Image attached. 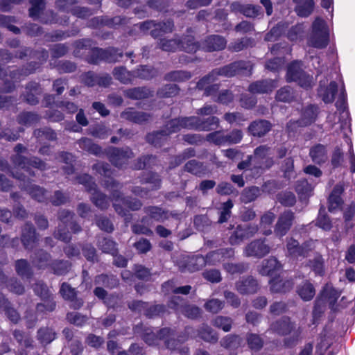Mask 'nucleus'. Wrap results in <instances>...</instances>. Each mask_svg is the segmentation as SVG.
<instances>
[{
  "instance_id": "1",
  "label": "nucleus",
  "mask_w": 355,
  "mask_h": 355,
  "mask_svg": "<svg viewBox=\"0 0 355 355\" xmlns=\"http://www.w3.org/2000/svg\"><path fill=\"white\" fill-rule=\"evenodd\" d=\"M218 126L219 119L216 116H210L206 119H201L198 116L177 118L168 121L164 130L148 134L146 140L155 147H161L171 134L183 128L207 132Z\"/></svg>"
},
{
  "instance_id": "2",
  "label": "nucleus",
  "mask_w": 355,
  "mask_h": 355,
  "mask_svg": "<svg viewBox=\"0 0 355 355\" xmlns=\"http://www.w3.org/2000/svg\"><path fill=\"white\" fill-rule=\"evenodd\" d=\"M93 169L98 173L108 178V180L104 181L103 185L111 192L113 207L118 214L127 216L129 210L137 211L141 209L142 203L139 200L124 198L118 190L121 188L120 184L110 177L112 172L108 164L98 162L93 166Z\"/></svg>"
},
{
  "instance_id": "3",
  "label": "nucleus",
  "mask_w": 355,
  "mask_h": 355,
  "mask_svg": "<svg viewBox=\"0 0 355 355\" xmlns=\"http://www.w3.org/2000/svg\"><path fill=\"white\" fill-rule=\"evenodd\" d=\"M341 295V291L336 290L331 284H327L320 293V297L315 300L313 313L314 316L322 311V306L324 303L329 304V309L334 312L338 311L340 309L346 306L345 297H343L340 304L336 302Z\"/></svg>"
},
{
  "instance_id": "4",
  "label": "nucleus",
  "mask_w": 355,
  "mask_h": 355,
  "mask_svg": "<svg viewBox=\"0 0 355 355\" xmlns=\"http://www.w3.org/2000/svg\"><path fill=\"white\" fill-rule=\"evenodd\" d=\"M26 151V147L22 144H19L15 147V152L17 153L15 155L12 157V162L14 165V168L17 171L15 173L18 172L17 171L22 170L29 176H33L34 173L31 171V167H33L41 171L46 169V164L40 160L37 157H32L27 159L23 157L20 153ZM14 172V171H12Z\"/></svg>"
},
{
  "instance_id": "5",
  "label": "nucleus",
  "mask_w": 355,
  "mask_h": 355,
  "mask_svg": "<svg viewBox=\"0 0 355 355\" xmlns=\"http://www.w3.org/2000/svg\"><path fill=\"white\" fill-rule=\"evenodd\" d=\"M74 214L68 210H61L59 212L60 223L58 225V230L54 233V236L65 243L70 241L71 237L69 229L73 233L81 231V227L73 220Z\"/></svg>"
},
{
  "instance_id": "6",
  "label": "nucleus",
  "mask_w": 355,
  "mask_h": 355,
  "mask_svg": "<svg viewBox=\"0 0 355 355\" xmlns=\"http://www.w3.org/2000/svg\"><path fill=\"white\" fill-rule=\"evenodd\" d=\"M78 182L84 185L86 190L91 193V200L98 208L103 210L110 206V200L107 197L97 189L93 178L88 174H83L77 177Z\"/></svg>"
},
{
  "instance_id": "7",
  "label": "nucleus",
  "mask_w": 355,
  "mask_h": 355,
  "mask_svg": "<svg viewBox=\"0 0 355 355\" xmlns=\"http://www.w3.org/2000/svg\"><path fill=\"white\" fill-rule=\"evenodd\" d=\"M272 155V149L267 145H261L256 148L252 156L253 168L250 169L255 170V174L258 175L270 168L274 164Z\"/></svg>"
},
{
  "instance_id": "8",
  "label": "nucleus",
  "mask_w": 355,
  "mask_h": 355,
  "mask_svg": "<svg viewBox=\"0 0 355 355\" xmlns=\"http://www.w3.org/2000/svg\"><path fill=\"white\" fill-rule=\"evenodd\" d=\"M286 80L288 82H296L300 87L306 89L313 85V76L303 71L302 62L300 61H293L288 66Z\"/></svg>"
},
{
  "instance_id": "9",
  "label": "nucleus",
  "mask_w": 355,
  "mask_h": 355,
  "mask_svg": "<svg viewBox=\"0 0 355 355\" xmlns=\"http://www.w3.org/2000/svg\"><path fill=\"white\" fill-rule=\"evenodd\" d=\"M159 47L165 51H175L182 49L187 53H195L199 49L198 43L194 41L191 35H187L181 41L175 39H162L159 42Z\"/></svg>"
},
{
  "instance_id": "10",
  "label": "nucleus",
  "mask_w": 355,
  "mask_h": 355,
  "mask_svg": "<svg viewBox=\"0 0 355 355\" xmlns=\"http://www.w3.org/2000/svg\"><path fill=\"white\" fill-rule=\"evenodd\" d=\"M309 44L317 49H324L329 43V32L325 21L321 18H316L312 25V34L309 40Z\"/></svg>"
},
{
  "instance_id": "11",
  "label": "nucleus",
  "mask_w": 355,
  "mask_h": 355,
  "mask_svg": "<svg viewBox=\"0 0 355 355\" xmlns=\"http://www.w3.org/2000/svg\"><path fill=\"white\" fill-rule=\"evenodd\" d=\"M87 60L90 64H96L101 61L107 62H115L119 60L123 56L121 52L114 48H109L103 49L100 48H94L88 52Z\"/></svg>"
},
{
  "instance_id": "12",
  "label": "nucleus",
  "mask_w": 355,
  "mask_h": 355,
  "mask_svg": "<svg viewBox=\"0 0 355 355\" xmlns=\"http://www.w3.org/2000/svg\"><path fill=\"white\" fill-rule=\"evenodd\" d=\"M315 243L316 241L310 239L300 245L297 240L293 238L288 239L286 241L287 256L293 259L306 257L309 252L315 248Z\"/></svg>"
},
{
  "instance_id": "13",
  "label": "nucleus",
  "mask_w": 355,
  "mask_h": 355,
  "mask_svg": "<svg viewBox=\"0 0 355 355\" xmlns=\"http://www.w3.org/2000/svg\"><path fill=\"white\" fill-rule=\"evenodd\" d=\"M12 175L20 181L19 187L26 191L31 196L38 202H45L47 200L46 191L40 186L33 185L29 180H25L24 173L11 171Z\"/></svg>"
},
{
  "instance_id": "14",
  "label": "nucleus",
  "mask_w": 355,
  "mask_h": 355,
  "mask_svg": "<svg viewBox=\"0 0 355 355\" xmlns=\"http://www.w3.org/2000/svg\"><path fill=\"white\" fill-rule=\"evenodd\" d=\"M105 154L110 162L118 168L127 164L129 159L134 157L133 152L128 147L122 148L110 147L106 150Z\"/></svg>"
},
{
  "instance_id": "15",
  "label": "nucleus",
  "mask_w": 355,
  "mask_h": 355,
  "mask_svg": "<svg viewBox=\"0 0 355 355\" xmlns=\"http://www.w3.org/2000/svg\"><path fill=\"white\" fill-rule=\"evenodd\" d=\"M318 108L317 106L310 105L302 111L300 119L295 121H289L287 124V130L289 133L294 132L297 127H305L313 123L318 116Z\"/></svg>"
},
{
  "instance_id": "16",
  "label": "nucleus",
  "mask_w": 355,
  "mask_h": 355,
  "mask_svg": "<svg viewBox=\"0 0 355 355\" xmlns=\"http://www.w3.org/2000/svg\"><path fill=\"white\" fill-rule=\"evenodd\" d=\"M168 305L169 308L182 313L188 318L196 319L201 314V310L198 306L184 304V299L179 296L173 297Z\"/></svg>"
},
{
  "instance_id": "17",
  "label": "nucleus",
  "mask_w": 355,
  "mask_h": 355,
  "mask_svg": "<svg viewBox=\"0 0 355 355\" xmlns=\"http://www.w3.org/2000/svg\"><path fill=\"white\" fill-rule=\"evenodd\" d=\"M33 291L35 293L39 295L44 301V303L38 304L36 309L39 313L45 311H52L55 308V302L51 298L50 292L47 286L42 282H37L33 286Z\"/></svg>"
},
{
  "instance_id": "18",
  "label": "nucleus",
  "mask_w": 355,
  "mask_h": 355,
  "mask_svg": "<svg viewBox=\"0 0 355 355\" xmlns=\"http://www.w3.org/2000/svg\"><path fill=\"white\" fill-rule=\"evenodd\" d=\"M33 291L35 293L39 295L44 301V303L38 304L36 309L39 313L45 311H52L55 308V302L51 298L50 292L47 286L42 282H37L33 286Z\"/></svg>"
},
{
  "instance_id": "19",
  "label": "nucleus",
  "mask_w": 355,
  "mask_h": 355,
  "mask_svg": "<svg viewBox=\"0 0 355 355\" xmlns=\"http://www.w3.org/2000/svg\"><path fill=\"white\" fill-rule=\"evenodd\" d=\"M252 65L249 62L237 61L219 69H215L218 76L232 77L237 74H251Z\"/></svg>"
},
{
  "instance_id": "20",
  "label": "nucleus",
  "mask_w": 355,
  "mask_h": 355,
  "mask_svg": "<svg viewBox=\"0 0 355 355\" xmlns=\"http://www.w3.org/2000/svg\"><path fill=\"white\" fill-rule=\"evenodd\" d=\"M173 26V21L171 20L162 23H155L154 21H146L139 24V28L144 32L150 31V35L153 37H158L165 33H171Z\"/></svg>"
},
{
  "instance_id": "21",
  "label": "nucleus",
  "mask_w": 355,
  "mask_h": 355,
  "mask_svg": "<svg viewBox=\"0 0 355 355\" xmlns=\"http://www.w3.org/2000/svg\"><path fill=\"white\" fill-rule=\"evenodd\" d=\"M259 230L256 225H239L229 239L231 245H239L243 241L254 236Z\"/></svg>"
},
{
  "instance_id": "22",
  "label": "nucleus",
  "mask_w": 355,
  "mask_h": 355,
  "mask_svg": "<svg viewBox=\"0 0 355 355\" xmlns=\"http://www.w3.org/2000/svg\"><path fill=\"white\" fill-rule=\"evenodd\" d=\"M295 214L291 210H286L282 213L275 226V234L280 238L285 236L293 225Z\"/></svg>"
},
{
  "instance_id": "23",
  "label": "nucleus",
  "mask_w": 355,
  "mask_h": 355,
  "mask_svg": "<svg viewBox=\"0 0 355 355\" xmlns=\"http://www.w3.org/2000/svg\"><path fill=\"white\" fill-rule=\"evenodd\" d=\"M270 251V247L265 243V239H256L247 245L244 254L246 257L261 258L268 254Z\"/></svg>"
},
{
  "instance_id": "24",
  "label": "nucleus",
  "mask_w": 355,
  "mask_h": 355,
  "mask_svg": "<svg viewBox=\"0 0 355 355\" xmlns=\"http://www.w3.org/2000/svg\"><path fill=\"white\" fill-rule=\"evenodd\" d=\"M81 83L88 87H94L99 85L102 87H107L112 83V78L110 75L98 76L93 71H88L81 75Z\"/></svg>"
},
{
  "instance_id": "25",
  "label": "nucleus",
  "mask_w": 355,
  "mask_h": 355,
  "mask_svg": "<svg viewBox=\"0 0 355 355\" xmlns=\"http://www.w3.org/2000/svg\"><path fill=\"white\" fill-rule=\"evenodd\" d=\"M199 48L201 47L206 51H221L224 49L227 45L226 39L218 35H211L208 36L201 44Z\"/></svg>"
},
{
  "instance_id": "26",
  "label": "nucleus",
  "mask_w": 355,
  "mask_h": 355,
  "mask_svg": "<svg viewBox=\"0 0 355 355\" xmlns=\"http://www.w3.org/2000/svg\"><path fill=\"white\" fill-rule=\"evenodd\" d=\"M174 335V331L170 328H163L160 329L157 334L153 333L150 329H146V333L143 336V339L149 345L158 344V340H169L168 338Z\"/></svg>"
},
{
  "instance_id": "27",
  "label": "nucleus",
  "mask_w": 355,
  "mask_h": 355,
  "mask_svg": "<svg viewBox=\"0 0 355 355\" xmlns=\"http://www.w3.org/2000/svg\"><path fill=\"white\" fill-rule=\"evenodd\" d=\"M259 288L257 281L252 276L243 277L236 283V289L241 295L254 294Z\"/></svg>"
},
{
  "instance_id": "28",
  "label": "nucleus",
  "mask_w": 355,
  "mask_h": 355,
  "mask_svg": "<svg viewBox=\"0 0 355 355\" xmlns=\"http://www.w3.org/2000/svg\"><path fill=\"white\" fill-rule=\"evenodd\" d=\"M344 190L345 189L343 183H338L335 185L328 198L329 211L332 212L341 209L343 204L341 195L344 192Z\"/></svg>"
},
{
  "instance_id": "29",
  "label": "nucleus",
  "mask_w": 355,
  "mask_h": 355,
  "mask_svg": "<svg viewBox=\"0 0 355 355\" xmlns=\"http://www.w3.org/2000/svg\"><path fill=\"white\" fill-rule=\"evenodd\" d=\"M38 239L32 224L26 223L22 230L21 242L25 249L31 250L35 247Z\"/></svg>"
},
{
  "instance_id": "30",
  "label": "nucleus",
  "mask_w": 355,
  "mask_h": 355,
  "mask_svg": "<svg viewBox=\"0 0 355 355\" xmlns=\"http://www.w3.org/2000/svg\"><path fill=\"white\" fill-rule=\"evenodd\" d=\"M144 213L149 218L162 223L173 215L168 210L158 206H148L144 209Z\"/></svg>"
},
{
  "instance_id": "31",
  "label": "nucleus",
  "mask_w": 355,
  "mask_h": 355,
  "mask_svg": "<svg viewBox=\"0 0 355 355\" xmlns=\"http://www.w3.org/2000/svg\"><path fill=\"white\" fill-rule=\"evenodd\" d=\"M121 117L129 121L141 124L148 121L151 116L146 112L137 111L132 107H128L121 114Z\"/></svg>"
},
{
  "instance_id": "32",
  "label": "nucleus",
  "mask_w": 355,
  "mask_h": 355,
  "mask_svg": "<svg viewBox=\"0 0 355 355\" xmlns=\"http://www.w3.org/2000/svg\"><path fill=\"white\" fill-rule=\"evenodd\" d=\"M206 265L205 257L202 255H196L189 258L185 261V263L180 266L182 272L189 271L193 272L202 268Z\"/></svg>"
},
{
  "instance_id": "33",
  "label": "nucleus",
  "mask_w": 355,
  "mask_h": 355,
  "mask_svg": "<svg viewBox=\"0 0 355 355\" xmlns=\"http://www.w3.org/2000/svg\"><path fill=\"white\" fill-rule=\"evenodd\" d=\"M277 86L275 80H263L252 83L248 89L252 94H263L272 92Z\"/></svg>"
},
{
  "instance_id": "34",
  "label": "nucleus",
  "mask_w": 355,
  "mask_h": 355,
  "mask_svg": "<svg viewBox=\"0 0 355 355\" xmlns=\"http://www.w3.org/2000/svg\"><path fill=\"white\" fill-rule=\"evenodd\" d=\"M272 128L271 123L266 120L254 121L248 127L249 132L258 137H261L268 133Z\"/></svg>"
},
{
  "instance_id": "35",
  "label": "nucleus",
  "mask_w": 355,
  "mask_h": 355,
  "mask_svg": "<svg viewBox=\"0 0 355 355\" xmlns=\"http://www.w3.org/2000/svg\"><path fill=\"white\" fill-rule=\"evenodd\" d=\"M282 268V266L278 260L274 257H270L263 261L261 268L259 269V273L261 275L272 276L276 272L279 271Z\"/></svg>"
},
{
  "instance_id": "36",
  "label": "nucleus",
  "mask_w": 355,
  "mask_h": 355,
  "mask_svg": "<svg viewBox=\"0 0 355 355\" xmlns=\"http://www.w3.org/2000/svg\"><path fill=\"white\" fill-rule=\"evenodd\" d=\"M270 291L272 293H285L291 290L294 284L291 279L284 280L279 275L270 281Z\"/></svg>"
},
{
  "instance_id": "37",
  "label": "nucleus",
  "mask_w": 355,
  "mask_h": 355,
  "mask_svg": "<svg viewBox=\"0 0 355 355\" xmlns=\"http://www.w3.org/2000/svg\"><path fill=\"white\" fill-rule=\"evenodd\" d=\"M294 3L296 4L295 11L300 17H307L313 12L315 8L313 0H300Z\"/></svg>"
},
{
  "instance_id": "38",
  "label": "nucleus",
  "mask_w": 355,
  "mask_h": 355,
  "mask_svg": "<svg viewBox=\"0 0 355 355\" xmlns=\"http://www.w3.org/2000/svg\"><path fill=\"white\" fill-rule=\"evenodd\" d=\"M275 219V214L268 211L265 212L260 218V230L261 232L265 236H269L272 234V225Z\"/></svg>"
},
{
  "instance_id": "39",
  "label": "nucleus",
  "mask_w": 355,
  "mask_h": 355,
  "mask_svg": "<svg viewBox=\"0 0 355 355\" xmlns=\"http://www.w3.org/2000/svg\"><path fill=\"white\" fill-rule=\"evenodd\" d=\"M124 95L129 98L139 100L146 98L153 95V91L146 87H135L124 91Z\"/></svg>"
},
{
  "instance_id": "40",
  "label": "nucleus",
  "mask_w": 355,
  "mask_h": 355,
  "mask_svg": "<svg viewBox=\"0 0 355 355\" xmlns=\"http://www.w3.org/2000/svg\"><path fill=\"white\" fill-rule=\"evenodd\" d=\"M51 254L44 250H40L35 253V257L32 259V262L35 267L39 269H44L48 267L51 268L52 261H51Z\"/></svg>"
},
{
  "instance_id": "41",
  "label": "nucleus",
  "mask_w": 355,
  "mask_h": 355,
  "mask_svg": "<svg viewBox=\"0 0 355 355\" xmlns=\"http://www.w3.org/2000/svg\"><path fill=\"white\" fill-rule=\"evenodd\" d=\"M113 76L123 84H129L135 78V71H129L123 67H115L113 70Z\"/></svg>"
},
{
  "instance_id": "42",
  "label": "nucleus",
  "mask_w": 355,
  "mask_h": 355,
  "mask_svg": "<svg viewBox=\"0 0 355 355\" xmlns=\"http://www.w3.org/2000/svg\"><path fill=\"white\" fill-rule=\"evenodd\" d=\"M0 309L5 311L6 315L12 322L17 323L19 321V313L11 306L10 302L1 293H0Z\"/></svg>"
},
{
  "instance_id": "43",
  "label": "nucleus",
  "mask_w": 355,
  "mask_h": 355,
  "mask_svg": "<svg viewBox=\"0 0 355 355\" xmlns=\"http://www.w3.org/2000/svg\"><path fill=\"white\" fill-rule=\"evenodd\" d=\"M297 293L304 301H310L315 296V290L309 281H305L297 287Z\"/></svg>"
},
{
  "instance_id": "44",
  "label": "nucleus",
  "mask_w": 355,
  "mask_h": 355,
  "mask_svg": "<svg viewBox=\"0 0 355 355\" xmlns=\"http://www.w3.org/2000/svg\"><path fill=\"white\" fill-rule=\"evenodd\" d=\"M310 156L312 160L318 164L325 162L327 160V153L326 147L321 144L313 146L310 150Z\"/></svg>"
},
{
  "instance_id": "45",
  "label": "nucleus",
  "mask_w": 355,
  "mask_h": 355,
  "mask_svg": "<svg viewBox=\"0 0 355 355\" xmlns=\"http://www.w3.org/2000/svg\"><path fill=\"white\" fill-rule=\"evenodd\" d=\"M15 267L16 272L21 277L30 279L32 277L33 270L27 260L23 259L17 260Z\"/></svg>"
},
{
  "instance_id": "46",
  "label": "nucleus",
  "mask_w": 355,
  "mask_h": 355,
  "mask_svg": "<svg viewBox=\"0 0 355 355\" xmlns=\"http://www.w3.org/2000/svg\"><path fill=\"white\" fill-rule=\"evenodd\" d=\"M48 57H49L48 52L45 50L42 51L40 53V56H39L40 62H35L34 66L32 68H31L29 69H26L23 73H19L18 71H10V76H9L11 80H13V79L16 80L17 78H19L20 75L27 76V75L33 73L37 68H38L40 67V65L43 62L46 61L47 60Z\"/></svg>"
},
{
  "instance_id": "47",
  "label": "nucleus",
  "mask_w": 355,
  "mask_h": 355,
  "mask_svg": "<svg viewBox=\"0 0 355 355\" xmlns=\"http://www.w3.org/2000/svg\"><path fill=\"white\" fill-rule=\"evenodd\" d=\"M293 328V324L290 322L288 318H283L281 320L277 321L272 324L271 329L278 334L286 335L289 334Z\"/></svg>"
},
{
  "instance_id": "48",
  "label": "nucleus",
  "mask_w": 355,
  "mask_h": 355,
  "mask_svg": "<svg viewBox=\"0 0 355 355\" xmlns=\"http://www.w3.org/2000/svg\"><path fill=\"white\" fill-rule=\"evenodd\" d=\"M80 148L96 156H100L102 153V148L98 145L94 144L91 139L82 138L78 141Z\"/></svg>"
},
{
  "instance_id": "49",
  "label": "nucleus",
  "mask_w": 355,
  "mask_h": 355,
  "mask_svg": "<svg viewBox=\"0 0 355 355\" xmlns=\"http://www.w3.org/2000/svg\"><path fill=\"white\" fill-rule=\"evenodd\" d=\"M26 89L28 90V94L25 97L26 101L33 105L38 103L39 100L36 95L40 94L41 92L40 85L36 83H31L27 85Z\"/></svg>"
},
{
  "instance_id": "50",
  "label": "nucleus",
  "mask_w": 355,
  "mask_h": 355,
  "mask_svg": "<svg viewBox=\"0 0 355 355\" xmlns=\"http://www.w3.org/2000/svg\"><path fill=\"white\" fill-rule=\"evenodd\" d=\"M338 90V84L335 81L330 82L329 86L323 91H319V94L325 103H331L335 99V96Z\"/></svg>"
},
{
  "instance_id": "51",
  "label": "nucleus",
  "mask_w": 355,
  "mask_h": 355,
  "mask_svg": "<svg viewBox=\"0 0 355 355\" xmlns=\"http://www.w3.org/2000/svg\"><path fill=\"white\" fill-rule=\"evenodd\" d=\"M184 170L193 175L201 176L207 173V168L200 162L195 159L189 161L184 165Z\"/></svg>"
},
{
  "instance_id": "52",
  "label": "nucleus",
  "mask_w": 355,
  "mask_h": 355,
  "mask_svg": "<svg viewBox=\"0 0 355 355\" xmlns=\"http://www.w3.org/2000/svg\"><path fill=\"white\" fill-rule=\"evenodd\" d=\"M191 286L187 285L184 286L175 287L173 281H168L162 285V291L164 293H173L175 294H184L189 293Z\"/></svg>"
},
{
  "instance_id": "53",
  "label": "nucleus",
  "mask_w": 355,
  "mask_h": 355,
  "mask_svg": "<svg viewBox=\"0 0 355 355\" xmlns=\"http://www.w3.org/2000/svg\"><path fill=\"white\" fill-rule=\"evenodd\" d=\"M198 336L206 342L216 343L218 339L217 334L207 324H203L198 330Z\"/></svg>"
},
{
  "instance_id": "54",
  "label": "nucleus",
  "mask_w": 355,
  "mask_h": 355,
  "mask_svg": "<svg viewBox=\"0 0 355 355\" xmlns=\"http://www.w3.org/2000/svg\"><path fill=\"white\" fill-rule=\"evenodd\" d=\"M98 247L105 253L114 255L117 252L116 243L108 238H98Z\"/></svg>"
},
{
  "instance_id": "55",
  "label": "nucleus",
  "mask_w": 355,
  "mask_h": 355,
  "mask_svg": "<svg viewBox=\"0 0 355 355\" xmlns=\"http://www.w3.org/2000/svg\"><path fill=\"white\" fill-rule=\"evenodd\" d=\"M253 43L254 41L252 39L249 37H242L231 42L228 48L231 51L239 52L248 46H252Z\"/></svg>"
},
{
  "instance_id": "56",
  "label": "nucleus",
  "mask_w": 355,
  "mask_h": 355,
  "mask_svg": "<svg viewBox=\"0 0 355 355\" xmlns=\"http://www.w3.org/2000/svg\"><path fill=\"white\" fill-rule=\"evenodd\" d=\"M135 78L149 80L157 75V71L149 66H141L140 68L135 71Z\"/></svg>"
},
{
  "instance_id": "57",
  "label": "nucleus",
  "mask_w": 355,
  "mask_h": 355,
  "mask_svg": "<svg viewBox=\"0 0 355 355\" xmlns=\"http://www.w3.org/2000/svg\"><path fill=\"white\" fill-rule=\"evenodd\" d=\"M260 193V189L258 187H248L242 191L241 200L244 203H249L255 200Z\"/></svg>"
},
{
  "instance_id": "58",
  "label": "nucleus",
  "mask_w": 355,
  "mask_h": 355,
  "mask_svg": "<svg viewBox=\"0 0 355 355\" xmlns=\"http://www.w3.org/2000/svg\"><path fill=\"white\" fill-rule=\"evenodd\" d=\"M313 188L306 180H298L295 185V191L300 198H306L311 195Z\"/></svg>"
},
{
  "instance_id": "59",
  "label": "nucleus",
  "mask_w": 355,
  "mask_h": 355,
  "mask_svg": "<svg viewBox=\"0 0 355 355\" xmlns=\"http://www.w3.org/2000/svg\"><path fill=\"white\" fill-rule=\"evenodd\" d=\"M191 78L190 72L186 71H173L168 73L164 76V80L167 81L182 82Z\"/></svg>"
},
{
  "instance_id": "60",
  "label": "nucleus",
  "mask_w": 355,
  "mask_h": 355,
  "mask_svg": "<svg viewBox=\"0 0 355 355\" xmlns=\"http://www.w3.org/2000/svg\"><path fill=\"white\" fill-rule=\"evenodd\" d=\"M55 338V334L52 329L40 328L37 331V339L42 344H49Z\"/></svg>"
},
{
  "instance_id": "61",
  "label": "nucleus",
  "mask_w": 355,
  "mask_h": 355,
  "mask_svg": "<svg viewBox=\"0 0 355 355\" xmlns=\"http://www.w3.org/2000/svg\"><path fill=\"white\" fill-rule=\"evenodd\" d=\"M34 135L40 142H42L44 139L49 141H53L56 139V133L49 128L35 130L34 131Z\"/></svg>"
},
{
  "instance_id": "62",
  "label": "nucleus",
  "mask_w": 355,
  "mask_h": 355,
  "mask_svg": "<svg viewBox=\"0 0 355 355\" xmlns=\"http://www.w3.org/2000/svg\"><path fill=\"white\" fill-rule=\"evenodd\" d=\"M179 92V88L175 84H167L158 89L157 96L160 98H170L176 96Z\"/></svg>"
},
{
  "instance_id": "63",
  "label": "nucleus",
  "mask_w": 355,
  "mask_h": 355,
  "mask_svg": "<svg viewBox=\"0 0 355 355\" xmlns=\"http://www.w3.org/2000/svg\"><path fill=\"white\" fill-rule=\"evenodd\" d=\"M217 78L216 71L214 69L209 74L200 79L197 83L196 87L199 90H203L205 92L211 83L216 80Z\"/></svg>"
},
{
  "instance_id": "64",
  "label": "nucleus",
  "mask_w": 355,
  "mask_h": 355,
  "mask_svg": "<svg viewBox=\"0 0 355 355\" xmlns=\"http://www.w3.org/2000/svg\"><path fill=\"white\" fill-rule=\"evenodd\" d=\"M94 283L96 285L107 288H113L117 285L118 281L114 276L109 277L107 275L102 274L96 277Z\"/></svg>"
}]
</instances>
